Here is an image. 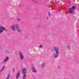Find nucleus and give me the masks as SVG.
<instances>
[{
    "label": "nucleus",
    "instance_id": "39448f33",
    "mask_svg": "<svg viewBox=\"0 0 79 79\" xmlns=\"http://www.w3.org/2000/svg\"><path fill=\"white\" fill-rule=\"evenodd\" d=\"M19 55L21 59V60H24V56H23V54L21 52H19Z\"/></svg>",
    "mask_w": 79,
    "mask_h": 79
},
{
    "label": "nucleus",
    "instance_id": "423d86ee",
    "mask_svg": "<svg viewBox=\"0 0 79 79\" xmlns=\"http://www.w3.org/2000/svg\"><path fill=\"white\" fill-rule=\"evenodd\" d=\"M16 28L17 31L18 32H21V30L19 28V27L18 26V25H16Z\"/></svg>",
    "mask_w": 79,
    "mask_h": 79
},
{
    "label": "nucleus",
    "instance_id": "dca6fc26",
    "mask_svg": "<svg viewBox=\"0 0 79 79\" xmlns=\"http://www.w3.org/2000/svg\"><path fill=\"white\" fill-rule=\"evenodd\" d=\"M17 20L18 21H21V20H20V19H19V18H17Z\"/></svg>",
    "mask_w": 79,
    "mask_h": 79
},
{
    "label": "nucleus",
    "instance_id": "f3484780",
    "mask_svg": "<svg viewBox=\"0 0 79 79\" xmlns=\"http://www.w3.org/2000/svg\"><path fill=\"white\" fill-rule=\"evenodd\" d=\"M5 68V67H3L2 68V71H3V69H4Z\"/></svg>",
    "mask_w": 79,
    "mask_h": 79
},
{
    "label": "nucleus",
    "instance_id": "f257e3e1",
    "mask_svg": "<svg viewBox=\"0 0 79 79\" xmlns=\"http://www.w3.org/2000/svg\"><path fill=\"white\" fill-rule=\"evenodd\" d=\"M53 50L56 51V53L54 54V56L55 58H56L58 56V54H59V51H58V48L57 47H54Z\"/></svg>",
    "mask_w": 79,
    "mask_h": 79
},
{
    "label": "nucleus",
    "instance_id": "412c9836",
    "mask_svg": "<svg viewBox=\"0 0 79 79\" xmlns=\"http://www.w3.org/2000/svg\"><path fill=\"white\" fill-rule=\"evenodd\" d=\"M19 7H21V5H20V6H19Z\"/></svg>",
    "mask_w": 79,
    "mask_h": 79
},
{
    "label": "nucleus",
    "instance_id": "ddd939ff",
    "mask_svg": "<svg viewBox=\"0 0 79 79\" xmlns=\"http://www.w3.org/2000/svg\"><path fill=\"white\" fill-rule=\"evenodd\" d=\"M69 47H70V46H69V45H68L67 47L68 49H69V50H70L71 49L70 48H69Z\"/></svg>",
    "mask_w": 79,
    "mask_h": 79
},
{
    "label": "nucleus",
    "instance_id": "4468645a",
    "mask_svg": "<svg viewBox=\"0 0 79 79\" xmlns=\"http://www.w3.org/2000/svg\"><path fill=\"white\" fill-rule=\"evenodd\" d=\"M39 47L40 48H42V45H41V44H40V45H39Z\"/></svg>",
    "mask_w": 79,
    "mask_h": 79
},
{
    "label": "nucleus",
    "instance_id": "f03ea898",
    "mask_svg": "<svg viewBox=\"0 0 79 79\" xmlns=\"http://www.w3.org/2000/svg\"><path fill=\"white\" fill-rule=\"evenodd\" d=\"M27 69L26 68H23L22 70V72L23 74L22 79H26V76Z\"/></svg>",
    "mask_w": 79,
    "mask_h": 79
},
{
    "label": "nucleus",
    "instance_id": "0eeeda50",
    "mask_svg": "<svg viewBox=\"0 0 79 79\" xmlns=\"http://www.w3.org/2000/svg\"><path fill=\"white\" fill-rule=\"evenodd\" d=\"M19 75H20V71H19L18 72L17 75L16 76V79H18L19 78Z\"/></svg>",
    "mask_w": 79,
    "mask_h": 79
},
{
    "label": "nucleus",
    "instance_id": "5701e85b",
    "mask_svg": "<svg viewBox=\"0 0 79 79\" xmlns=\"http://www.w3.org/2000/svg\"><path fill=\"white\" fill-rule=\"evenodd\" d=\"M32 66H33V65H32Z\"/></svg>",
    "mask_w": 79,
    "mask_h": 79
},
{
    "label": "nucleus",
    "instance_id": "1a4fd4ad",
    "mask_svg": "<svg viewBox=\"0 0 79 79\" xmlns=\"http://www.w3.org/2000/svg\"><path fill=\"white\" fill-rule=\"evenodd\" d=\"M11 29L13 31L15 30V25H13L11 27Z\"/></svg>",
    "mask_w": 79,
    "mask_h": 79
},
{
    "label": "nucleus",
    "instance_id": "7ed1b4c3",
    "mask_svg": "<svg viewBox=\"0 0 79 79\" xmlns=\"http://www.w3.org/2000/svg\"><path fill=\"white\" fill-rule=\"evenodd\" d=\"M76 8L75 6H72V8L69 9V14H74V10Z\"/></svg>",
    "mask_w": 79,
    "mask_h": 79
},
{
    "label": "nucleus",
    "instance_id": "4be33fe9",
    "mask_svg": "<svg viewBox=\"0 0 79 79\" xmlns=\"http://www.w3.org/2000/svg\"><path fill=\"white\" fill-rule=\"evenodd\" d=\"M47 19H48V17H47Z\"/></svg>",
    "mask_w": 79,
    "mask_h": 79
},
{
    "label": "nucleus",
    "instance_id": "6e6552de",
    "mask_svg": "<svg viewBox=\"0 0 79 79\" xmlns=\"http://www.w3.org/2000/svg\"><path fill=\"white\" fill-rule=\"evenodd\" d=\"M9 60V57L8 56H6L5 60L3 61V63H6L8 60Z\"/></svg>",
    "mask_w": 79,
    "mask_h": 79
},
{
    "label": "nucleus",
    "instance_id": "f8f14e48",
    "mask_svg": "<svg viewBox=\"0 0 79 79\" xmlns=\"http://www.w3.org/2000/svg\"><path fill=\"white\" fill-rule=\"evenodd\" d=\"M44 64H42L41 65V66L42 67V68H43V67H44Z\"/></svg>",
    "mask_w": 79,
    "mask_h": 79
},
{
    "label": "nucleus",
    "instance_id": "a211bd4d",
    "mask_svg": "<svg viewBox=\"0 0 79 79\" xmlns=\"http://www.w3.org/2000/svg\"><path fill=\"white\" fill-rule=\"evenodd\" d=\"M58 69H60V66H58L57 67Z\"/></svg>",
    "mask_w": 79,
    "mask_h": 79
},
{
    "label": "nucleus",
    "instance_id": "20e7f679",
    "mask_svg": "<svg viewBox=\"0 0 79 79\" xmlns=\"http://www.w3.org/2000/svg\"><path fill=\"white\" fill-rule=\"evenodd\" d=\"M4 30H5V31H7V30L5 29V28L1 26H0V34H1V33H2V32L4 31Z\"/></svg>",
    "mask_w": 79,
    "mask_h": 79
},
{
    "label": "nucleus",
    "instance_id": "9b49d317",
    "mask_svg": "<svg viewBox=\"0 0 79 79\" xmlns=\"http://www.w3.org/2000/svg\"><path fill=\"white\" fill-rule=\"evenodd\" d=\"M32 72H33V73H36V72H37V71H36V70H33L32 71Z\"/></svg>",
    "mask_w": 79,
    "mask_h": 79
},
{
    "label": "nucleus",
    "instance_id": "9d476101",
    "mask_svg": "<svg viewBox=\"0 0 79 79\" xmlns=\"http://www.w3.org/2000/svg\"><path fill=\"white\" fill-rule=\"evenodd\" d=\"M10 75H8L7 77L6 78V79H9V78H10Z\"/></svg>",
    "mask_w": 79,
    "mask_h": 79
},
{
    "label": "nucleus",
    "instance_id": "2eb2a0df",
    "mask_svg": "<svg viewBox=\"0 0 79 79\" xmlns=\"http://www.w3.org/2000/svg\"><path fill=\"white\" fill-rule=\"evenodd\" d=\"M32 69L33 70H35V68L33 67H32Z\"/></svg>",
    "mask_w": 79,
    "mask_h": 79
},
{
    "label": "nucleus",
    "instance_id": "6ab92c4d",
    "mask_svg": "<svg viewBox=\"0 0 79 79\" xmlns=\"http://www.w3.org/2000/svg\"><path fill=\"white\" fill-rule=\"evenodd\" d=\"M12 71L13 72H14L15 71V69H12Z\"/></svg>",
    "mask_w": 79,
    "mask_h": 79
},
{
    "label": "nucleus",
    "instance_id": "aec40b11",
    "mask_svg": "<svg viewBox=\"0 0 79 79\" xmlns=\"http://www.w3.org/2000/svg\"><path fill=\"white\" fill-rule=\"evenodd\" d=\"M48 16H50V13H48Z\"/></svg>",
    "mask_w": 79,
    "mask_h": 79
}]
</instances>
